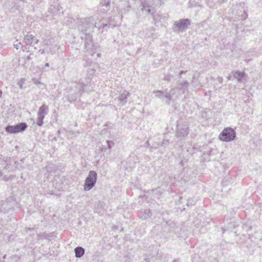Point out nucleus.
I'll return each instance as SVG.
<instances>
[{"mask_svg": "<svg viewBox=\"0 0 262 262\" xmlns=\"http://www.w3.org/2000/svg\"><path fill=\"white\" fill-rule=\"evenodd\" d=\"M68 21L71 24L73 22L77 24L80 38L84 41L85 51L93 55L98 48V45L97 43H94L93 40V33L95 28V17L90 16L76 19L69 17Z\"/></svg>", "mask_w": 262, "mask_h": 262, "instance_id": "obj_1", "label": "nucleus"}, {"mask_svg": "<svg viewBox=\"0 0 262 262\" xmlns=\"http://www.w3.org/2000/svg\"><path fill=\"white\" fill-rule=\"evenodd\" d=\"M118 25V23H113V18L108 19L102 18L98 22L95 19V28L98 29L99 33H102L104 31H107L110 27H114Z\"/></svg>", "mask_w": 262, "mask_h": 262, "instance_id": "obj_2", "label": "nucleus"}, {"mask_svg": "<svg viewBox=\"0 0 262 262\" xmlns=\"http://www.w3.org/2000/svg\"><path fill=\"white\" fill-rule=\"evenodd\" d=\"M189 133V128L186 123H183L181 120L177 121L176 136L179 140H184Z\"/></svg>", "mask_w": 262, "mask_h": 262, "instance_id": "obj_3", "label": "nucleus"}, {"mask_svg": "<svg viewBox=\"0 0 262 262\" xmlns=\"http://www.w3.org/2000/svg\"><path fill=\"white\" fill-rule=\"evenodd\" d=\"M191 24V20L188 18H182L174 22L172 30L174 32L179 33L185 31Z\"/></svg>", "mask_w": 262, "mask_h": 262, "instance_id": "obj_4", "label": "nucleus"}, {"mask_svg": "<svg viewBox=\"0 0 262 262\" xmlns=\"http://www.w3.org/2000/svg\"><path fill=\"white\" fill-rule=\"evenodd\" d=\"M236 137L235 130L231 127L225 128L219 135L220 140L229 142L233 141Z\"/></svg>", "mask_w": 262, "mask_h": 262, "instance_id": "obj_5", "label": "nucleus"}, {"mask_svg": "<svg viewBox=\"0 0 262 262\" xmlns=\"http://www.w3.org/2000/svg\"><path fill=\"white\" fill-rule=\"evenodd\" d=\"M97 179V172L94 170H90L84 181V190L89 191L92 189L96 183Z\"/></svg>", "mask_w": 262, "mask_h": 262, "instance_id": "obj_6", "label": "nucleus"}, {"mask_svg": "<svg viewBox=\"0 0 262 262\" xmlns=\"http://www.w3.org/2000/svg\"><path fill=\"white\" fill-rule=\"evenodd\" d=\"M154 93L155 94V96L162 99L164 97H165L166 99L165 101V103L167 105H169L170 104V101L172 99V96L174 94V89H172L168 91V89H165L163 91L158 90L154 92Z\"/></svg>", "mask_w": 262, "mask_h": 262, "instance_id": "obj_7", "label": "nucleus"}, {"mask_svg": "<svg viewBox=\"0 0 262 262\" xmlns=\"http://www.w3.org/2000/svg\"><path fill=\"white\" fill-rule=\"evenodd\" d=\"M49 112L48 106L45 104H42L38 110L37 112V124L38 126H41L43 124V119L45 116Z\"/></svg>", "mask_w": 262, "mask_h": 262, "instance_id": "obj_8", "label": "nucleus"}, {"mask_svg": "<svg viewBox=\"0 0 262 262\" xmlns=\"http://www.w3.org/2000/svg\"><path fill=\"white\" fill-rule=\"evenodd\" d=\"M27 125L26 123H20L18 124L12 126L9 125L5 127L6 131L9 134H16L21 132L26 129Z\"/></svg>", "mask_w": 262, "mask_h": 262, "instance_id": "obj_9", "label": "nucleus"}, {"mask_svg": "<svg viewBox=\"0 0 262 262\" xmlns=\"http://www.w3.org/2000/svg\"><path fill=\"white\" fill-rule=\"evenodd\" d=\"M76 89L77 90L78 93L80 94V97L81 96L82 93H89L93 91V88L90 83H85L81 80L76 82Z\"/></svg>", "mask_w": 262, "mask_h": 262, "instance_id": "obj_10", "label": "nucleus"}, {"mask_svg": "<svg viewBox=\"0 0 262 262\" xmlns=\"http://www.w3.org/2000/svg\"><path fill=\"white\" fill-rule=\"evenodd\" d=\"M152 213L149 209H141L138 213V216L142 220H146L151 216Z\"/></svg>", "mask_w": 262, "mask_h": 262, "instance_id": "obj_11", "label": "nucleus"}, {"mask_svg": "<svg viewBox=\"0 0 262 262\" xmlns=\"http://www.w3.org/2000/svg\"><path fill=\"white\" fill-rule=\"evenodd\" d=\"M168 226L169 228L168 229V231L170 233H173L174 234H178L180 233L181 231V228L177 225V224L172 222H170L168 223Z\"/></svg>", "mask_w": 262, "mask_h": 262, "instance_id": "obj_12", "label": "nucleus"}, {"mask_svg": "<svg viewBox=\"0 0 262 262\" xmlns=\"http://www.w3.org/2000/svg\"><path fill=\"white\" fill-rule=\"evenodd\" d=\"M231 73L233 74V75L235 78H236L237 81L239 82H242L243 79L244 78L245 76V73L244 72H239L238 71H233Z\"/></svg>", "mask_w": 262, "mask_h": 262, "instance_id": "obj_13", "label": "nucleus"}, {"mask_svg": "<svg viewBox=\"0 0 262 262\" xmlns=\"http://www.w3.org/2000/svg\"><path fill=\"white\" fill-rule=\"evenodd\" d=\"M129 96V92L124 90L122 93L119 96V100L122 104H125L127 103V98Z\"/></svg>", "mask_w": 262, "mask_h": 262, "instance_id": "obj_14", "label": "nucleus"}, {"mask_svg": "<svg viewBox=\"0 0 262 262\" xmlns=\"http://www.w3.org/2000/svg\"><path fill=\"white\" fill-rule=\"evenodd\" d=\"M34 40V36L31 34H27L24 37V42L26 45H29L30 46H33V41Z\"/></svg>", "mask_w": 262, "mask_h": 262, "instance_id": "obj_15", "label": "nucleus"}, {"mask_svg": "<svg viewBox=\"0 0 262 262\" xmlns=\"http://www.w3.org/2000/svg\"><path fill=\"white\" fill-rule=\"evenodd\" d=\"M189 85V83L187 80L178 82V88L180 90H182L183 93L188 89Z\"/></svg>", "mask_w": 262, "mask_h": 262, "instance_id": "obj_16", "label": "nucleus"}, {"mask_svg": "<svg viewBox=\"0 0 262 262\" xmlns=\"http://www.w3.org/2000/svg\"><path fill=\"white\" fill-rule=\"evenodd\" d=\"M75 257L77 258L81 257L84 254V249L81 247H77L74 249Z\"/></svg>", "mask_w": 262, "mask_h": 262, "instance_id": "obj_17", "label": "nucleus"}, {"mask_svg": "<svg viewBox=\"0 0 262 262\" xmlns=\"http://www.w3.org/2000/svg\"><path fill=\"white\" fill-rule=\"evenodd\" d=\"M141 10L147 12L148 13H150L151 12V9L150 8V6H149L148 3L146 1H144L141 2Z\"/></svg>", "mask_w": 262, "mask_h": 262, "instance_id": "obj_18", "label": "nucleus"}, {"mask_svg": "<svg viewBox=\"0 0 262 262\" xmlns=\"http://www.w3.org/2000/svg\"><path fill=\"white\" fill-rule=\"evenodd\" d=\"M102 7H105V9H103L104 12H107L110 9V0H103L100 3Z\"/></svg>", "mask_w": 262, "mask_h": 262, "instance_id": "obj_19", "label": "nucleus"}, {"mask_svg": "<svg viewBox=\"0 0 262 262\" xmlns=\"http://www.w3.org/2000/svg\"><path fill=\"white\" fill-rule=\"evenodd\" d=\"M96 211L99 214H103L105 211V208L102 203L99 202L97 204Z\"/></svg>", "mask_w": 262, "mask_h": 262, "instance_id": "obj_20", "label": "nucleus"}, {"mask_svg": "<svg viewBox=\"0 0 262 262\" xmlns=\"http://www.w3.org/2000/svg\"><path fill=\"white\" fill-rule=\"evenodd\" d=\"M47 172L51 173L52 172H55L56 170V167L55 165L51 164L47 166L46 167Z\"/></svg>", "mask_w": 262, "mask_h": 262, "instance_id": "obj_21", "label": "nucleus"}, {"mask_svg": "<svg viewBox=\"0 0 262 262\" xmlns=\"http://www.w3.org/2000/svg\"><path fill=\"white\" fill-rule=\"evenodd\" d=\"M196 202L195 199L193 198L188 199L187 200V206H191L195 205Z\"/></svg>", "mask_w": 262, "mask_h": 262, "instance_id": "obj_22", "label": "nucleus"}, {"mask_svg": "<svg viewBox=\"0 0 262 262\" xmlns=\"http://www.w3.org/2000/svg\"><path fill=\"white\" fill-rule=\"evenodd\" d=\"M77 99V96L76 94L72 95L70 96H69L68 98V100L70 102H73L75 101Z\"/></svg>", "mask_w": 262, "mask_h": 262, "instance_id": "obj_23", "label": "nucleus"}, {"mask_svg": "<svg viewBox=\"0 0 262 262\" xmlns=\"http://www.w3.org/2000/svg\"><path fill=\"white\" fill-rule=\"evenodd\" d=\"M169 144V140L166 139H164L163 142L160 145L158 144V146H161L166 147Z\"/></svg>", "mask_w": 262, "mask_h": 262, "instance_id": "obj_24", "label": "nucleus"}, {"mask_svg": "<svg viewBox=\"0 0 262 262\" xmlns=\"http://www.w3.org/2000/svg\"><path fill=\"white\" fill-rule=\"evenodd\" d=\"M33 83L35 84L37 86L40 87V85H43L42 82L39 79L34 78L33 79Z\"/></svg>", "mask_w": 262, "mask_h": 262, "instance_id": "obj_25", "label": "nucleus"}, {"mask_svg": "<svg viewBox=\"0 0 262 262\" xmlns=\"http://www.w3.org/2000/svg\"><path fill=\"white\" fill-rule=\"evenodd\" d=\"M38 236L40 238H45V239H48L50 237L48 234H47V233H46L45 232L40 233L39 234H38Z\"/></svg>", "mask_w": 262, "mask_h": 262, "instance_id": "obj_26", "label": "nucleus"}, {"mask_svg": "<svg viewBox=\"0 0 262 262\" xmlns=\"http://www.w3.org/2000/svg\"><path fill=\"white\" fill-rule=\"evenodd\" d=\"M106 142L107 144V147L109 149H111V148L114 145V142L112 141L107 140Z\"/></svg>", "mask_w": 262, "mask_h": 262, "instance_id": "obj_27", "label": "nucleus"}, {"mask_svg": "<svg viewBox=\"0 0 262 262\" xmlns=\"http://www.w3.org/2000/svg\"><path fill=\"white\" fill-rule=\"evenodd\" d=\"M163 79L164 80L169 81L171 79L170 75L169 74H165Z\"/></svg>", "mask_w": 262, "mask_h": 262, "instance_id": "obj_28", "label": "nucleus"}, {"mask_svg": "<svg viewBox=\"0 0 262 262\" xmlns=\"http://www.w3.org/2000/svg\"><path fill=\"white\" fill-rule=\"evenodd\" d=\"M191 84H192L193 87L194 88H196L198 85V84L195 82V77L194 76H193L192 77Z\"/></svg>", "mask_w": 262, "mask_h": 262, "instance_id": "obj_29", "label": "nucleus"}, {"mask_svg": "<svg viewBox=\"0 0 262 262\" xmlns=\"http://www.w3.org/2000/svg\"><path fill=\"white\" fill-rule=\"evenodd\" d=\"M167 257H168V254L165 255H161L159 257V259H160V260H163V259L164 260H166V258Z\"/></svg>", "mask_w": 262, "mask_h": 262, "instance_id": "obj_30", "label": "nucleus"}, {"mask_svg": "<svg viewBox=\"0 0 262 262\" xmlns=\"http://www.w3.org/2000/svg\"><path fill=\"white\" fill-rule=\"evenodd\" d=\"M109 18H113V23H116L117 22L118 23V25L120 24V20L118 19V17L117 18V19H116V17H113V16H111V17H110Z\"/></svg>", "mask_w": 262, "mask_h": 262, "instance_id": "obj_31", "label": "nucleus"}, {"mask_svg": "<svg viewBox=\"0 0 262 262\" xmlns=\"http://www.w3.org/2000/svg\"><path fill=\"white\" fill-rule=\"evenodd\" d=\"M3 160L6 163V165H8L9 164V162L10 160V158L4 157L3 158Z\"/></svg>", "mask_w": 262, "mask_h": 262, "instance_id": "obj_32", "label": "nucleus"}, {"mask_svg": "<svg viewBox=\"0 0 262 262\" xmlns=\"http://www.w3.org/2000/svg\"><path fill=\"white\" fill-rule=\"evenodd\" d=\"M24 82V81L23 79L20 80L18 82V85L20 89L23 88Z\"/></svg>", "mask_w": 262, "mask_h": 262, "instance_id": "obj_33", "label": "nucleus"}, {"mask_svg": "<svg viewBox=\"0 0 262 262\" xmlns=\"http://www.w3.org/2000/svg\"><path fill=\"white\" fill-rule=\"evenodd\" d=\"M248 16L247 13L244 11V13L242 15V19H245Z\"/></svg>", "mask_w": 262, "mask_h": 262, "instance_id": "obj_34", "label": "nucleus"}, {"mask_svg": "<svg viewBox=\"0 0 262 262\" xmlns=\"http://www.w3.org/2000/svg\"><path fill=\"white\" fill-rule=\"evenodd\" d=\"M21 44V42H18V43H14L13 46H14V48H16V49H17V50H18V49L19 48V47H20V45Z\"/></svg>", "mask_w": 262, "mask_h": 262, "instance_id": "obj_35", "label": "nucleus"}, {"mask_svg": "<svg viewBox=\"0 0 262 262\" xmlns=\"http://www.w3.org/2000/svg\"><path fill=\"white\" fill-rule=\"evenodd\" d=\"M186 72H187V71H181L179 73V78H182V74H186Z\"/></svg>", "mask_w": 262, "mask_h": 262, "instance_id": "obj_36", "label": "nucleus"}, {"mask_svg": "<svg viewBox=\"0 0 262 262\" xmlns=\"http://www.w3.org/2000/svg\"><path fill=\"white\" fill-rule=\"evenodd\" d=\"M103 9H105V7H102V5H100L99 6V11L100 12H102L103 13H104L105 12H104L102 10H103Z\"/></svg>", "mask_w": 262, "mask_h": 262, "instance_id": "obj_37", "label": "nucleus"}, {"mask_svg": "<svg viewBox=\"0 0 262 262\" xmlns=\"http://www.w3.org/2000/svg\"><path fill=\"white\" fill-rule=\"evenodd\" d=\"M150 146V144H149V143L148 142V141H146L145 143V147H148Z\"/></svg>", "mask_w": 262, "mask_h": 262, "instance_id": "obj_38", "label": "nucleus"}, {"mask_svg": "<svg viewBox=\"0 0 262 262\" xmlns=\"http://www.w3.org/2000/svg\"><path fill=\"white\" fill-rule=\"evenodd\" d=\"M144 260L146 262H150V259L149 257H146V258H144Z\"/></svg>", "mask_w": 262, "mask_h": 262, "instance_id": "obj_39", "label": "nucleus"}, {"mask_svg": "<svg viewBox=\"0 0 262 262\" xmlns=\"http://www.w3.org/2000/svg\"><path fill=\"white\" fill-rule=\"evenodd\" d=\"M38 52L40 54H42L45 53V50L44 49H40L38 51Z\"/></svg>", "mask_w": 262, "mask_h": 262, "instance_id": "obj_40", "label": "nucleus"}, {"mask_svg": "<svg viewBox=\"0 0 262 262\" xmlns=\"http://www.w3.org/2000/svg\"><path fill=\"white\" fill-rule=\"evenodd\" d=\"M211 92L210 91H209L205 93V95L207 96H210L211 95Z\"/></svg>", "mask_w": 262, "mask_h": 262, "instance_id": "obj_41", "label": "nucleus"}, {"mask_svg": "<svg viewBox=\"0 0 262 262\" xmlns=\"http://www.w3.org/2000/svg\"><path fill=\"white\" fill-rule=\"evenodd\" d=\"M172 262H180L179 259H174Z\"/></svg>", "mask_w": 262, "mask_h": 262, "instance_id": "obj_42", "label": "nucleus"}, {"mask_svg": "<svg viewBox=\"0 0 262 262\" xmlns=\"http://www.w3.org/2000/svg\"><path fill=\"white\" fill-rule=\"evenodd\" d=\"M31 59L30 56H28L27 58V60H30Z\"/></svg>", "mask_w": 262, "mask_h": 262, "instance_id": "obj_43", "label": "nucleus"}, {"mask_svg": "<svg viewBox=\"0 0 262 262\" xmlns=\"http://www.w3.org/2000/svg\"><path fill=\"white\" fill-rule=\"evenodd\" d=\"M45 66H46V67H49V63H46V64H45Z\"/></svg>", "mask_w": 262, "mask_h": 262, "instance_id": "obj_44", "label": "nucleus"}, {"mask_svg": "<svg viewBox=\"0 0 262 262\" xmlns=\"http://www.w3.org/2000/svg\"><path fill=\"white\" fill-rule=\"evenodd\" d=\"M2 91L0 90V97H2Z\"/></svg>", "mask_w": 262, "mask_h": 262, "instance_id": "obj_45", "label": "nucleus"}, {"mask_svg": "<svg viewBox=\"0 0 262 262\" xmlns=\"http://www.w3.org/2000/svg\"><path fill=\"white\" fill-rule=\"evenodd\" d=\"M100 56H101V54H100V53H98V54H97V56H98V57H100Z\"/></svg>", "mask_w": 262, "mask_h": 262, "instance_id": "obj_46", "label": "nucleus"}, {"mask_svg": "<svg viewBox=\"0 0 262 262\" xmlns=\"http://www.w3.org/2000/svg\"><path fill=\"white\" fill-rule=\"evenodd\" d=\"M24 47H24V46H22V47H21V48H23V51H24V50H24V49H25V48H24Z\"/></svg>", "mask_w": 262, "mask_h": 262, "instance_id": "obj_47", "label": "nucleus"}, {"mask_svg": "<svg viewBox=\"0 0 262 262\" xmlns=\"http://www.w3.org/2000/svg\"><path fill=\"white\" fill-rule=\"evenodd\" d=\"M24 47H24V46H22V47H21V48H23V51H24V50H24V49H25V48H24Z\"/></svg>", "mask_w": 262, "mask_h": 262, "instance_id": "obj_48", "label": "nucleus"}, {"mask_svg": "<svg viewBox=\"0 0 262 262\" xmlns=\"http://www.w3.org/2000/svg\"><path fill=\"white\" fill-rule=\"evenodd\" d=\"M24 47H24V46H22V47H21V48H23V51H24V50H24V49H25V48H24Z\"/></svg>", "mask_w": 262, "mask_h": 262, "instance_id": "obj_49", "label": "nucleus"}, {"mask_svg": "<svg viewBox=\"0 0 262 262\" xmlns=\"http://www.w3.org/2000/svg\"><path fill=\"white\" fill-rule=\"evenodd\" d=\"M38 39H37V40H36V41H35V43H37L38 42Z\"/></svg>", "mask_w": 262, "mask_h": 262, "instance_id": "obj_50", "label": "nucleus"}]
</instances>
